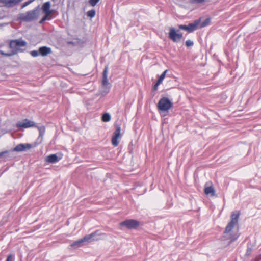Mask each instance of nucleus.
Masks as SVG:
<instances>
[{"instance_id":"f257e3e1","label":"nucleus","mask_w":261,"mask_h":261,"mask_svg":"<svg viewBox=\"0 0 261 261\" xmlns=\"http://www.w3.org/2000/svg\"><path fill=\"white\" fill-rule=\"evenodd\" d=\"M26 45L27 42L23 40H12L9 43V47L12 50L8 52H5L4 50L0 49V54L5 57H11L19 51H22V50L20 49V47H25Z\"/></svg>"},{"instance_id":"f03ea898","label":"nucleus","mask_w":261,"mask_h":261,"mask_svg":"<svg viewBox=\"0 0 261 261\" xmlns=\"http://www.w3.org/2000/svg\"><path fill=\"white\" fill-rule=\"evenodd\" d=\"M40 6H38L34 9L26 13H20L18 16V20L23 22H31L36 20L39 16Z\"/></svg>"},{"instance_id":"7ed1b4c3","label":"nucleus","mask_w":261,"mask_h":261,"mask_svg":"<svg viewBox=\"0 0 261 261\" xmlns=\"http://www.w3.org/2000/svg\"><path fill=\"white\" fill-rule=\"evenodd\" d=\"M108 71V66H106L102 72L101 86L99 90V94L102 96H105L110 92L111 87L107 78Z\"/></svg>"},{"instance_id":"20e7f679","label":"nucleus","mask_w":261,"mask_h":261,"mask_svg":"<svg viewBox=\"0 0 261 261\" xmlns=\"http://www.w3.org/2000/svg\"><path fill=\"white\" fill-rule=\"evenodd\" d=\"M240 216V213L239 212H232L231 214V221L229 222L226 226L224 233H228L233 228L234 225L238 223L239 218Z\"/></svg>"},{"instance_id":"39448f33","label":"nucleus","mask_w":261,"mask_h":261,"mask_svg":"<svg viewBox=\"0 0 261 261\" xmlns=\"http://www.w3.org/2000/svg\"><path fill=\"white\" fill-rule=\"evenodd\" d=\"M98 231H96L90 234L86 235L82 239H79L77 241H74L72 244H71L70 246L72 247H80L83 245V243L84 242H90L93 240V237H94L96 234L97 233Z\"/></svg>"},{"instance_id":"423d86ee","label":"nucleus","mask_w":261,"mask_h":261,"mask_svg":"<svg viewBox=\"0 0 261 261\" xmlns=\"http://www.w3.org/2000/svg\"><path fill=\"white\" fill-rule=\"evenodd\" d=\"M172 102L167 97H163L160 99L158 103L159 110L162 112L168 111L172 107Z\"/></svg>"},{"instance_id":"0eeeda50","label":"nucleus","mask_w":261,"mask_h":261,"mask_svg":"<svg viewBox=\"0 0 261 261\" xmlns=\"http://www.w3.org/2000/svg\"><path fill=\"white\" fill-rule=\"evenodd\" d=\"M168 37L174 42H178L182 38V33H180L179 30L176 31L174 28L171 27L169 29Z\"/></svg>"},{"instance_id":"6e6552de","label":"nucleus","mask_w":261,"mask_h":261,"mask_svg":"<svg viewBox=\"0 0 261 261\" xmlns=\"http://www.w3.org/2000/svg\"><path fill=\"white\" fill-rule=\"evenodd\" d=\"M139 225V222L134 219H128L120 223L119 225L125 227L128 229H136Z\"/></svg>"},{"instance_id":"1a4fd4ad","label":"nucleus","mask_w":261,"mask_h":261,"mask_svg":"<svg viewBox=\"0 0 261 261\" xmlns=\"http://www.w3.org/2000/svg\"><path fill=\"white\" fill-rule=\"evenodd\" d=\"M120 131L121 127L119 125H117L116 129L113 133L112 138V144L114 146H117L119 144L118 139L120 137Z\"/></svg>"},{"instance_id":"9d476101","label":"nucleus","mask_w":261,"mask_h":261,"mask_svg":"<svg viewBox=\"0 0 261 261\" xmlns=\"http://www.w3.org/2000/svg\"><path fill=\"white\" fill-rule=\"evenodd\" d=\"M36 123L32 121L29 120L28 119H25L22 121H19L16 124V126L18 128H28L31 127H35Z\"/></svg>"},{"instance_id":"9b49d317","label":"nucleus","mask_w":261,"mask_h":261,"mask_svg":"<svg viewBox=\"0 0 261 261\" xmlns=\"http://www.w3.org/2000/svg\"><path fill=\"white\" fill-rule=\"evenodd\" d=\"M22 0H0V3L8 8L13 7L18 5Z\"/></svg>"},{"instance_id":"f8f14e48","label":"nucleus","mask_w":261,"mask_h":261,"mask_svg":"<svg viewBox=\"0 0 261 261\" xmlns=\"http://www.w3.org/2000/svg\"><path fill=\"white\" fill-rule=\"evenodd\" d=\"M31 148L32 145L31 144H19L13 149V151L18 152L23 151L27 149H30Z\"/></svg>"},{"instance_id":"ddd939ff","label":"nucleus","mask_w":261,"mask_h":261,"mask_svg":"<svg viewBox=\"0 0 261 261\" xmlns=\"http://www.w3.org/2000/svg\"><path fill=\"white\" fill-rule=\"evenodd\" d=\"M40 55L45 57L51 53V48L47 46H41L39 48Z\"/></svg>"},{"instance_id":"4468645a","label":"nucleus","mask_w":261,"mask_h":261,"mask_svg":"<svg viewBox=\"0 0 261 261\" xmlns=\"http://www.w3.org/2000/svg\"><path fill=\"white\" fill-rule=\"evenodd\" d=\"M13 151V149L2 151L0 152V158L4 157L5 160H10L13 158L12 154Z\"/></svg>"},{"instance_id":"2eb2a0df","label":"nucleus","mask_w":261,"mask_h":261,"mask_svg":"<svg viewBox=\"0 0 261 261\" xmlns=\"http://www.w3.org/2000/svg\"><path fill=\"white\" fill-rule=\"evenodd\" d=\"M200 20H195L193 23H189L188 25V32H192L198 28Z\"/></svg>"},{"instance_id":"dca6fc26","label":"nucleus","mask_w":261,"mask_h":261,"mask_svg":"<svg viewBox=\"0 0 261 261\" xmlns=\"http://www.w3.org/2000/svg\"><path fill=\"white\" fill-rule=\"evenodd\" d=\"M61 158L58 157L56 154H52L47 156L46 161L50 163H55L58 162Z\"/></svg>"},{"instance_id":"f3484780","label":"nucleus","mask_w":261,"mask_h":261,"mask_svg":"<svg viewBox=\"0 0 261 261\" xmlns=\"http://www.w3.org/2000/svg\"><path fill=\"white\" fill-rule=\"evenodd\" d=\"M167 72V70H166L164 71L161 75L160 76L159 79L158 80L156 83L155 84V85L153 87V90L154 91H155L158 89V86L161 84L163 80L165 77L166 73Z\"/></svg>"},{"instance_id":"a211bd4d","label":"nucleus","mask_w":261,"mask_h":261,"mask_svg":"<svg viewBox=\"0 0 261 261\" xmlns=\"http://www.w3.org/2000/svg\"><path fill=\"white\" fill-rule=\"evenodd\" d=\"M50 2L49 1L46 2L43 4L42 7V9L44 13H51L50 11Z\"/></svg>"},{"instance_id":"6ab92c4d","label":"nucleus","mask_w":261,"mask_h":261,"mask_svg":"<svg viewBox=\"0 0 261 261\" xmlns=\"http://www.w3.org/2000/svg\"><path fill=\"white\" fill-rule=\"evenodd\" d=\"M204 193L207 195L213 196L215 194V191L213 186H209L204 188Z\"/></svg>"},{"instance_id":"aec40b11","label":"nucleus","mask_w":261,"mask_h":261,"mask_svg":"<svg viewBox=\"0 0 261 261\" xmlns=\"http://www.w3.org/2000/svg\"><path fill=\"white\" fill-rule=\"evenodd\" d=\"M35 127L38 128L39 132V135L38 138H42V137L45 133V126H43V125L38 126V125H36Z\"/></svg>"},{"instance_id":"412c9836","label":"nucleus","mask_w":261,"mask_h":261,"mask_svg":"<svg viewBox=\"0 0 261 261\" xmlns=\"http://www.w3.org/2000/svg\"><path fill=\"white\" fill-rule=\"evenodd\" d=\"M101 119L103 122H109L111 120V115L109 113H106L102 115Z\"/></svg>"},{"instance_id":"4be33fe9","label":"nucleus","mask_w":261,"mask_h":261,"mask_svg":"<svg viewBox=\"0 0 261 261\" xmlns=\"http://www.w3.org/2000/svg\"><path fill=\"white\" fill-rule=\"evenodd\" d=\"M95 13H96L95 10L94 9H92V10L88 11L87 12V15L88 17H89L90 18H93L95 16Z\"/></svg>"},{"instance_id":"5701e85b","label":"nucleus","mask_w":261,"mask_h":261,"mask_svg":"<svg viewBox=\"0 0 261 261\" xmlns=\"http://www.w3.org/2000/svg\"><path fill=\"white\" fill-rule=\"evenodd\" d=\"M210 22V18H206L205 20H204L201 23L200 28L204 27L209 24Z\"/></svg>"},{"instance_id":"b1692460","label":"nucleus","mask_w":261,"mask_h":261,"mask_svg":"<svg viewBox=\"0 0 261 261\" xmlns=\"http://www.w3.org/2000/svg\"><path fill=\"white\" fill-rule=\"evenodd\" d=\"M30 55L33 57H36L37 56H38L39 55H40V54H39V49L38 50H32L30 52Z\"/></svg>"},{"instance_id":"393cba45","label":"nucleus","mask_w":261,"mask_h":261,"mask_svg":"<svg viewBox=\"0 0 261 261\" xmlns=\"http://www.w3.org/2000/svg\"><path fill=\"white\" fill-rule=\"evenodd\" d=\"M252 249L251 248H247V249L246 250V253H245V256L249 257L252 253Z\"/></svg>"},{"instance_id":"a878e982","label":"nucleus","mask_w":261,"mask_h":261,"mask_svg":"<svg viewBox=\"0 0 261 261\" xmlns=\"http://www.w3.org/2000/svg\"><path fill=\"white\" fill-rule=\"evenodd\" d=\"M193 45V41H191V40H188L186 41V45L187 47H191Z\"/></svg>"},{"instance_id":"bb28decb","label":"nucleus","mask_w":261,"mask_h":261,"mask_svg":"<svg viewBox=\"0 0 261 261\" xmlns=\"http://www.w3.org/2000/svg\"><path fill=\"white\" fill-rule=\"evenodd\" d=\"M99 0H89V3L92 6H95Z\"/></svg>"},{"instance_id":"cd10ccee","label":"nucleus","mask_w":261,"mask_h":261,"mask_svg":"<svg viewBox=\"0 0 261 261\" xmlns=\"http://www.w3.org/2000/svg\"><path fill=\"white\" fill-rule=\"evenodd\" d=\"M34 1V0H29L27 2H25V3H24L22 6H21V8H23L24 7H26L27 6H28V5H29L30 4H31L32 2H33Z\"/></svg>"},{"instance_id":"c85d7f7f","label":"nucleus","mask_w":261,"mask_h":261,"mask_svg":"<svg viewBox=\"0 0 261 261\" xmlns=\"http://www.w3.org/2000/svg\"><path fill=\"white\" fill-rule=\"evenodd\" d=\"M238 237H239V235H238V234H235L234 236H232L230 238L231 240L229 242V243H231L233 242H234L235 240H236L237 239V238H238Z\"/></svg>"},{"instance_id":"c756f323","label":"nucleus","mask_w":261,"mask_h":261,"mask_svg":"<svg viewBox=\"0 0 261 261\" xmlns=\"http://www.w3.org/2000/svg\"><path fill=\"white\" fill-rule=\"evenodd\" d=\"M44 14H45V15L43 17V18L44 20V21L50 19V18L49 17L51 15V13H44Z\"/></svg>"},{"instance_id":"7c9ffc66","label":"nucleus","mask_w":261,"mask_h":261,"mask_svg":"<svg viewBox=\"0 0 261 261\" xmlns=\"http://www.w3.org/2000/svg\"><path fill=\"white\" fill-rule=\"evenodd\" d=\"M44 14H45V15L43 17V18L44 20V21L50 19V18L49 17L51 15V13H44Z\"/></svg>"},{"instance_id":"2f4dec72","label":"nucleus","mask_w":261,"mask_h":261,"mask_svg":"<svg viewBox=\"0 0 261 261\" xmlns=\"http://www.w3.org/2000/svg\"><path fill=\"white\" fill-rule=\"evenodd\" d=\"M179 28L181 30L187 31L188 32V25H179Z\"/></svg>"},{"instance_id":"473e14b6","label":"nucleus","mask_w":261,"mask_h":261,"mask_svg":"<svg viewBox=\"0 0 261 261\" xmlns=\"http://www.w3.org/2000/svg\"><path fill=\"white\" fill-rule=\"evenodd\" d=\"M14 256L12 254H10L7 256V258L6 259V261H12L13 260Z\"/></svg>"},{"instance_id":"72a5a7b5","label":"nucleus","mask_w":261,"mask_h":261,"mask_svg":"<svg viewBox=\"0 0 261 261\" xmlns=\"http://www.w3.org/2000/svg\"><path fill=\"white\" fill-rule=\"evenodd\" d=\"M191 3H201L205 0H190Z\"/></svg>"},{"instance_id":"f704fd0d","label":"nucleus","mask_w":261,"mask_h":261,"mask_svg":"<svg viewBox=\"0 0 261 261\" xmlns=\"http://www.w3.org/2000/svg\"><path fill=\"white\" fill-rule=\"evenodd\" d=\"M44 21H44V19H43V18H42L40 20V21H39V23H40V24H42V23H43Z\"/></svg>"},{"instance_id":"c9c22d12","label":"nucleus","mask_w":261,"mask_h":261,"mask_svg":"<svg viewBox=\"0 0 261 261\" xmlns=\"http://www.w3.org/2000/svg\"><path fill=\"white\" fill-rule=\"evenodd\" d=\"M50 11L51 12V14H54L55 13V10H50Z\"/></svg>"}]
</instances>
